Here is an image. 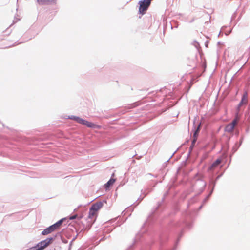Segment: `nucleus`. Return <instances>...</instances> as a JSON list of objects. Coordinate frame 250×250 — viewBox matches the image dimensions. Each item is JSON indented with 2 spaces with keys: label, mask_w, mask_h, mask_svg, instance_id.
I'll return each mask as SVG.
<instances>
[{
  "label": "nucleus",
  "mask_w": 250,
  "mask_h": 250,
  "mask_svg": "<svg viewBox=\"0 0 250 250\" xmlns=\"http://www.w3.org/2000/svg\"><path fill=\"white\" fill-rule=\"evenodd\" d=\"M53 241V238H48L41 241L36 246L29 248L28 250H42L48 247Z\"/></svg>",
  "instance_id": "1"
},
{
  "label": "nucleus",
  "mask_w": 250,
  "mask_h": 250,
  "mask_svg": "<svg viewBox=\"0 0 250 250\" xmlns=\"http://www.w3.org/2000/svg\"><path fill=\"white\" fill-rule=\"evenodd\" d=\"M151 0H143L139 2V13L142 15L144 14L151 3Z\"/></svg>",
  "instance_id": "2"
},
{
  "label": "nucleus",
  "mask_w": 250,
  "mask_h": 250,
  "mask_svg": "<svg viewBox=\"0 0 250 250\" xmlns=\"http://www.w3.org/2000/svg\"><path fill=\"white\" fill-rule=\"evenodd\" d=\"M71 119L76 121L77 122L80 124L85 125L88 127L95 128L96 126V125L93 123L89 122L86 120H83L78 117L73 116L71 118Z\"/></svg>",
  "instance_id": "3"
},
{
  "label": "nucleus",
  "mask_w": 250,
  "mask_h": 250,
  "mask_svg": "<svg viewBox=\"0 0 250 250\" xmlns=\"http://www.w3.org/2000/svg\"><path fill=\"white\" fill-rule=\"evenodd\" d=\"M239 121L238 116L237 115L235 118L232 121V122L228 124L225 127V131L227 132H231L233 130V129L236 124L238 123Z\"/></svg>",
  "instance_id": "4"
},
{
  "label": "nucleus",
  "mask_w": 250,
  "mask_h": 250,
  "mask_svg": "<svg viewBox=\"0 0 250 250\" xmlns=\"http://www.w3.org/2000/svg\"><path fill=\"white\" fill-rule=\"evenodd\" d=\"M103 203L102 202H96L92 205L91 208L98 213V211L103 207Z\"/></svg>",
  "instance_id": "5"
},
{
  "label": "nucleus",
  "mask_w": 250,
  "mask_h": 250,
  "mask_svg": "<svg viewBox=\"0 0 250 250\" xmlns=\"http://www.w3.org/2000/svg\"><path fill=\"white\" fill-rule=\"evenodd\" d=\"M62 222H63V219H61V220H59V221H58L57 223H55L54 224L50 226V227H51V228L52 229V231L53 232L55 230L59 229V228H60L61 225L62 224Z\"/></svg>",
  "instance_id": "6"
},
{
  "label": "nucleus",
  "mask_w": 250,
  "mask_h": 250,
  "mask_svg": "<svg viewBox=\"0 0 250 250\" xmlns=\"http://www.w3.org/2000/svg\"><path fill=\"white\" fill-rule=\"evenodd\" d=\"M97 215V212L93 210L91 208L89 209L88 217L91 219H94L95 220V218Z\"/></svg>",
  "instance_id": "7"
},
{
  "label": "nucleus",
  "mask_w": 250,
  "mask_h": 250,
  "mask_svg": "<svg viewBox=\"0 0 250 250\" xmlns=\"http://www.w3.org/2000/svg\"><path fill=\"white\" fill-rule=\"evenodd\" d=\"M200 125H198V128H197V129L195 130L194 133V135H193V137H194V139L192 141V144H194L195 142H196V140H197V135H198V134L199 133V130H200Z\"/></svg>",
  "instance_id": "8"
},
{
  "label": "nucleus",
  "mask_w": 250,
  "mask_h": 250,
  "mask_svg": "<svg viewBox=\"0 0 250 250\" xmlns=\"http://www.w3.org/2000/svg\"><path fill=\"white\" fill-rule=\"evenodd\" d=\"M115 182V179L113 178L110 179L106 184H105V187L106 189L108 188L112 185L114 182Z\"/></svg>",
  "instance_id": "9"
},
{
  "label": "nucleus",
  "mask_w": 250,
  "mask_h": 250,
  "mask_svg": "<svg viewBox=\"0 0 250 250\" xmlns=\"http://www.w3.org/2000/svg\"><path fill=\"white\" fill-rule=\"evenodd\" d=\"M53 231H52V229L50 227H48L47 228L44 229L43 231H42V234L43 235H47Z\"/></svg>",
  "instance_id": "10"
},
{
  "label": "nucleus",
  "mask_w": 250,
  "mask_h": 250,
  "mask_svg": "<svg viewBox=\"0 0 250 250\" xmlns=\"http://www.w3.org/2000/svg\"><path fill=\"white\" fill-rule=\"evenodd\" d=\"M247 94H246L243 95L239 105L240 106L243 104H246L247 103Z\"/></svg>",
  "instance_id": "11"
},
{
  "label": "nucleus",
  "mask_w": 250,
  "mask_h": 250,
  "mask_svg": "<svg viewBox=\"0 0 250 250\" xmlns=\"http://www.w3.org/2000/svg\"><path fill=\"white\" fill-rule=\"evenodd\" d=\"M221 160L220 159H217L211 165V168H213L217 167L218 165H219L221 163Z\"/></svg>",
  "instance_id": "12"
},
{
  "label": "nucleus",
  "mask_w": 250,
  "mask_h": 250,
  "mask_svg": "<svg viewBox=\"0 0 250 250\" xmlns=\"http://www.w3.org/2000/svg\"><path fill=\"white\" fill-rule=\"evenodd\" d=\"M76 217H77L76 215H73V216H71L70 217V219H71V220L74 219H75L76 218Z\"/></svg>",
  "instance_id": "13"
}]
</instances>
